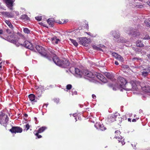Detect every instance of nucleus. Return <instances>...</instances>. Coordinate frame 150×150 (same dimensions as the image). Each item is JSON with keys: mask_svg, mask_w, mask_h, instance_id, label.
<instances>
[{"mask_svg": "<svg viewBox=\"0 0 150 150\" xmlns=\"http://www.w3.org/2000/svg\"><path fill=\"white\" fill-rule=\"evenodd\" d=\"M56 61L54 63L57 65L62 68H66L70 65L69 61L66 58L59 59V58L56 59Z\"/></svg>", "mask_w": 150, "mask_h": 150, "instance_id": "1", "label": "nucleus"}, {"mask_svg": "<svg viewBox=\"0 0 150 150\" xmlns=\"http://www.w3.org/2000/svg\"><path fill=\"white\" fill-rule=\"evenodd\" d=\"M45 57L50 61L52 60L54 62L56 61V59L58 58L55 54L54 51L53 50L50 51V53H49V54H47L45 53Z\"/></svg>", "mask_w": 150, "mask_h": 150, "instance_id": "2", "label": "nucleus"}, {"mask_svg": "<svg viewBox=\"0 0 150 150\" xmlns=\"http://www.w3.org/2000/svg\"><path fill=\"white\" fill-rule=\"evenodd\" d=\"M8 120V118L7 115L3 112H1L0 113V124L4 126Z\"/></svg>", "mask_w": 150, "mask_h": 150, "instance_id": "3", "label": "nucleus"}, {"mask_svg": "<svg viewBox=\"0 0 150 150\" xmlns=\"http://www.w3.org/2000/svg\"><path fill=\"white\" fill-rule=\"evenodd\" d=\"M77 40L79 44L84 46H86L90 42V39L86 37L78 38Z\"/></svg>", "mask_w": 150, "mask_h": 150, "instance_id": "4", "label": "nucleus"}, {"mask_svg": "<svg viewBox=\"0 0 150 150\" xmlns=\"http://www.w3.org/2000/svg\"><path fill=\"white\" fill-rule=\"evenodd\" d=\"M118 82L121 87H124L125 86L126 87L128 86V83H127L126 80L123 78L120 77L118 78Z\"/></svg>", "mask_w": 150, "mask_h": 150, "instance_id": "5", "label": "nucleus"}, {"mask_svg": "<svg viewBox=\"0 0 150 150\" xmlns=\"http://www.w3.org/2000/svg\"><path fill=\"white\" fill-rule=\"evenodd\" d=\"M17 35L13 34L8 36L6 38V40L14 44L16 42V40H17Z\"/></svg>", "mask_w": 150, "mask_h": 150, "instance_id": "6", "label": "nucleus"}, {"mask_svg": "<svg viewBox=\"0 0 150 150\" xmlns=\"http://www.w3.org/2000/svg\"><path fill=\"white\" fill-rule=\"evenodd\" d=\"M35 48L39 53L45 57L46 50L44 47L41 46L37 45L36 46Z\"/></svg>", "mask_w": 150, "mask_h": 150, "instance_id": "7", "label": "nucleus"}, {"mask_svg": "<svg viewBox=\"0 0 150 150\" xmlns=\"http://www.w3.org/2000/svg\"><path fill=\"white\" fill-rule=\"evenodd\" d=\"M9 131L12 133H21L23 131L22 129L19 127H12Z\"/></svg>", "mask_w": 150, "mask_h": 150, "instance_id": "8", "label": "nucleus"}, {"mask_svg": "<svg viewBox=\"0 0 150 150\" xmlns=\"http://www.w3.org/2000/svg\"><path fill=\"white\" fill-rule=\"evenodd\" d=\"M82 75L91 78H94L95 77V75L92 72L86 69L83 71Z\"/></svg>", "mask_w": 150, "mask_h": 150, "instance_id": "9", "label": "nucleus"}, {"mask_svg": "<svg viewBox=\"0 0 150 150\" xmlns=\"http://www.w3.org/2000/svg\"><path fill=\"white\" fill-rule=\"evenodd\" d=\"M17 40H16V42L14 44L16 45L17 46H19L20 45L23 46L24 42L25 41L24 38L23 37L19 38L17 36Z\"/></svg>", "mask_w": 150, "mask_h": 150, "instance_id": "10", "label": "nucleus"}, {"mask_svg": "<svg viewBox=\"0 0 150 150\" xmlns=\"http://www.w3.org/2000/svg\"><path fill=\"white\" fill-rule=\"evenodd\" d=\"M150 72V67H147L141 70L142 75L145 77L147 76Z\"/></svg>", "mask_w": 150, "mask_h": 150, "instance_id": "11", "label": "nucleus"}, {"mask_svg": "<svg viewBox=\"0 0 150 150\" xmlns=\"http://www.w3.org/2000/svg\"><path fill=\"white\" fill-rule=\"evenodd\" d=\"M95 75L98 79L103 83L107 82V80L101 74L96 72Z\"/></svg>", "mask_w": 150, "mask_h": 150, "instance_id": "12", "label": "nucleus"}, {"mask_svg": "<svg viewBox=\"0 0 150 150\" xmlns=\"http://www.w3.org/2000/svg\"><path fill=\"white\" fill-rule=\"evenodd\" d=\"M22 46H24L25 47L30 50H33L34 48L33 45L32 43L27 40L24 41L23 45Z\"/></svg>", "mask_w": 150, "mask_h": 150, "instance_id": "13", "label": "nucleus"}, {"mask_svg": "<svg viewBox=\"0 0 150 150\" xmlns=\"http://www.w3.org/2000/svg\"><path fill=\"white\" fill-rule=\"evenodd\" d=\"M35 96L33 94H31L28 95V98L31 102L32 104H34V103L37 102V100L35 99Z\"/></svg>", "mask_w": 150, "mask_h": 150, "instance_id": "14", "label": "nucleus"}, {"mask_svg": "<svg viewBox=\"0 0 150 150\" xmlns=\"http://www.w3.org/2000/svg\"><path fill=\"white\" fill-rule=\"evenodd\" d=\"M112 55L115 57V58L117 59L118 60L120 61L121 62H123L124 61L123 58L120 55L116 53H113Z\"/></svg>", "mask_w": 150, "mask_h": 150, "instance_id": "15", "label": "nucleus"}, {"mask_svg": "<svg viewBox=\"0 0 150 150\" xmlns=\"http://www.w3.org/2000/svg\"><path fill=\"white\" fill-rule=\"evenodd\" d=\"M74 69L76 74L79 75L80 77H81L82 75V72L80 71V70L77 68H71L70 69V70Z\"/></svg>", "mask_w": 150, "mask_h": 150, "instance_id": "16", "label": "nucleus"}, {"mask_svg": "<svg viewBox=\"0 0 150 150\" xmlns=\"http://www.w3.org/2000/svg\"><path fill=\"white\" fill-rule=\"evenodd\" d=\"M105 75L107 78L110 79L111 80L113 81L115 79L113 76L109 72H105Z\"/></svg>", "mask_w": 150, "mask_h": 150, "instance_id": "17", "label": "nucleus"}, {"mask_svg": "<svg viewBox=\"0 0 150 150\" xmlns=\"http://www.w3.org/2000/svg\"><path fill=\"white\" fill-rule=\"evenodd\" d=\"M20 19H21L23 21L25 22H28L30 21L29 17L26 14L22 15L21 16Z\"/></svg>", "mask_w": 150, "mask_h": 150, "instance_id": "18", "label": "nucleus"}, {"mask_svg": "<svg viewBox=\"0 0 150 150\" xmlns=\"http://www.w3.org/2000/svg\"><path fill=\"white\" fill-rule=\"evenodd\" d=\"M47 22L49 24L50 27H52L54 22V19L52 18H50L47 20Z\"/></svg>", "mask_w": 150, "mask_h": 150, "instance_id": "19", "label": "nucleus"}, {"mask_svg": "<svg viewBox=\"0 0 150 150\" xmlns=\"http://www.w3.org/2000/svg\"><path fill=\"white\" fill-rule=\"evenodd\" d=\"M128 85H131L132 86V88L133 89H136L137 88V87L135 82L133 81H131L130 82L128 83Z\"/></svg>", "mask_w": 150, "mask_h": 150, "instance_id": "20", "label": "nucleus"}, {"mask_svg": "<svg viewBox=\"0 0 150 150\" xmlns=\"http://www.w3.org/2000/svg\"><path fill=\"white\" fill-rule=\"evenodd\" d=\"M142 90L146 93H150V87L147 86L142 87Z\"/></svg>", "mask_w": 150, "mask_h": 150, "instance_id": "21", "label": "nucleus"}, {"mask_svg": "<svg viewBox=\"0 0 150 150\" xmlns=\"http://www.w3.org/2000/svg\"><path fill=\"white\" fill-rule=\"evenodd\" d=\"M116 116L114 115H112L108 118V121L110 122H112L116 120Z\"/></svg>", "mask_w": 150, "mask_h": 150, "instance_id": "22", "label": "nucleus"}, {"mask_svg": "<svg viewBox=\"0 0 150 150\" xmlns=\"http://www.w3.org/2000/svg\"><path fill=\"white\" fill-rule=\"evenodd\" d=\"M95 126H98L100 129L102 131H103L106 129V128L104 127V125L103 124H99L98 123H96Z\"/></svg>", "mask_w": 150, "mask_h": 150, "instance_id": "23", "label": "nucleus"}, {"mask_svg": "<svg viewBox=\"0 0 150 150\" xmlns=\"http://www.w3.org/2000/svg\"><path fill=\"white\" fill-rule=\"evenodd\" d=\"M47 127L45 126L39 128L38 130L37 131L38 133H41L43 132L46 129Z\"/></svg>", "mask_w": 150, "mask_h": 150, "instance_id": "24", "label": "nucleus"}, {"mask_svg": "<svg viewBox=\"0 0 150 150\" xmlns=\"http://www.w3.org/2000/svg\"><path fill=\"white\" fill-rule=\"evenodd\" d=\"M136 45L137 47H143L144 46V44L142 42V41L140 40H138L137 41Z\"/></svg>", "mask_w": 150, "mask_h": 150, "instance_id": "25", "label": "nucleus"}, {"mask_svg": "<svg viewBox=\"0 0 150 150\" xmlns=\"http://www.w3.org/2000/svg\"><path fill=\"white\" fill-rule=\"evenodd\" d=\"M112 35L114 38L116 39H118L120 37L119 33L117 31L113 32Z\"/></svg>", "mask_w": 150, "mask_h": 150, "instance_id": "26", "label": "nucleus"}, {"mask_svg": "<svg viewBox=\"0 0 150 150\" xmlns=\"http://www.w3.org/2000/svg\"><path fill=\"white\" fill-rule=\"evenodd\" d=\"M115 134H116L115 138L116 139H120V134H121V132L119 130H116L115 132Z\"/></svg>", "mask_w": 150, "mask_h": 150, "instance_id": "27", "label": "nucleus"}, {"mask_svg": "<svg viewBox=\"0 0 150 150\" xmlns=\"http://www.w3.org/2000/svg\"><path fill=\"white\" fill-rule=\"evenodd\" d=\"M68 21V20H63L61 19V20H59V21L58 20L56 22L57 23H58L60 24H64V23H66Z\"/></svg>", "mask_w": 150, "mask_h": 150, "instance_id": "28", "label": "nucleus"}, {"mask_svg": "<svg viewBox=\"0 0 150 150\" xmlns=\"http://www.w3.org/2000/svg\"><path fill=\"white\" fill-rule=\"evenodd\" d=\"M6 3L7 5L10 6H13V2L12 0H6Z\"/></svg>", "mask_w": 150, "mask_h": 150, "instance_id": "29", "label": "nucleus"}, {"mask_svg": "<svg viewBox=\"0 0 150 150\" xmlns=\"http://www.w3.org/2000/svg\"><path fill=\"white\" fill-rule=\"evenodd\" d=\"M6 15L9 18H12L14 15L12 14L11 12H5Z\"/></svg>", "mask_w": 150, "mask_h": 150, "instance_id": "30", "label": "nucleus"}, {"mask_svg": "<svg viewBox=\"0 0 150 150\" xmlns=\"http://www.w3.org/2000/svg\"><path fill=\"white\" fill-rule=\"evenodd\" d=\"M36 94L38 97L40 96L42 94V91L40 89H39L37 90L36 91Z\"/></svg>", "mask_w": 150, "mask_h": 150, "instance_id": "31", "label": "nucleus"}, {"mask_svg": "<svg viewBox=\"0 0 150 150\" xmlns=\"http://www.w3.org/2000/svg\"><path fill=\"white\" fill-rule=\"evenodd\" d=\"M69 40L75 47H77L78 46V43L75 40L72 39H70Z\"/></svg>", "mask_w": 150, "mask_h": 150, "instance_id": "32", "label": "nucleus"}, {"mask_svg": "<svg viewBox=\"0 0 150 150\" xmlns=\"http://www.w3.org/2000/svg\"><path fill=\"white\" fill-rule=\"evenodd\" d=\"M5 22L10 28L11 29L13 28V25H12L10 22L6 20V21Z\"/></svg>", "mask_w": 150, "mask_h": 150, "instance_id": "33", "label": "nucleus"}, {"mask_svg": "<svg viewBox=\"0 0 150 150\" xmlns=\"http://www.w3.org/2000/svg\"><path fill=\"white\" fill-rule=\"evenodd\" d=\"M92 47L93 49L94 50L100 51H101L102 50V49L101 48H100L99 47H98L96 45H93L92 46Z\"/></svg>", "mask_w": 150, "mask_h": 150, "instance_id": "34", "label": "nucleus"}, {"mask_svg": "<svg viewBox=\"0 0 150 150\" xmlns=\"http://www.w3.org/2000/svg\"><path fill=\"white\" fill-rule=\"evenodd\" d=\"M118 139V141H119V142H121L122 145H123L125 144V142L124 139H123L122 138H120V139Z\"/></svg>", "mask_w": 150, "mask_h": 150, "instance_id": "35", "label": "nucleus"}, {"mask_svg": "<svg viewBox=\"0 0 150 150\" xmlns=\"http://www.w3.org/2000/svg\"><path fill=\"white\" fill-rule=\"evenodd\" d=\"M24 32L27 34H29L30 33V31L28 28H25L23 29Z\"/></svg>", "mask_w": 150, "mask_h": 150, "instance_id": "36", "label": "nucleus"}, {"mask_svg": "<svg viewBox=\"0 0 150 150\" xmlns=\"http://www.w3.org/2000/svg\"><path fill=\"white\" fill-rule=\"evenodd\" d=\"M25 126V128L23 129V131H27L30 128V125L29 124H26Z\"/></svg>", "mask_w": 150, "mask_h": 150, "instance_id": "37", "label": "nucleus"}, {"mask_svg": "<svg viewBox=\"0 0 150 150\" xmlns=\"http://www.w3.org/2000/svg\"><path fill=\"white\" fill-rule=\"evenodd\" d=\"M39 133H40L37 132L35 134V135L37 137L38 139L42 137V136L41 135H40Z\"/></svg>", "mask_w": 150, "mask_h": 150, "instance_id": "38", "label": "nucleus"}, {"mask_svg": "<svg viewBox=\"0 0 150 150\" xmlns=\"http://www.w3.org/2000/svg\"><path fill=\"white\" fill-rule=\"evenodd\" d=\"M118 41L121 43H125L126 42V40L123 38H121Z\"/></svg>", "mask_w": 150, "mask_h": 150, "instance_id": "39", "label": "nucleus"}, {"mask_svg": "<svg viewBox=\"0 0 150 150\" xmlns=\"http://www.w3.org/2000/svg\"><path fill=\"white\" fill-rule=\"evenodd\" d=\"M132 34L133 35L135 36L138 35H139V33L138 32V30H136V31H134L132 33Z\"/></svg>", "mask_w": 150, "mask_h": 150, "instance_id": "40", "label": "nucleus"}, {"mask_svg": "<svg viewBox=\"0 0 150 150\" xmlns=\"http://www.w3.org/2000/svg\"><path fill=\"white\" fill-rule=\"evenodd\" d=\"M144 23L146 26L148 27H150V21H144Z\"/></svg>", "mask_w": 150, "mask_h": 150, "instance_id": "41", "label": "nucleus"}, {"mask_svg": "<svg viewBox=\"0 0 150 150\" xmlns=\"http://www.w3.org/2000/svg\"><path fill=\"white\" fill-rule=\"evenodd\" d=\"M72 85L71 84H68L66 86V88L68 90H69L71 88Z\"/></svg>", "mask_w": 150, "mask_h": 150, "instance_id": "42", "label": "nucleus"}, {"mask_svg": "<svg viewBox=\"0 0 150 150\" xmlns=\"http://www.w3.org/2000/svg\"><path fill=\"white\" fill-rule=\"evenodd\" d=\"M35 19L38 21H40L42 19V16H37L35 17Z\"/></svg>", "mask_w": 150, "mask_h": 150, "instance_id": "43", "label": "nucleus"}, {"mask_svg": "<svg viewBox=\"0 0 150 150\" xmlns=\"http://www.w3.org/2000/svg\"><path fill=\"white\" fill-rule=\"evenodd\" d=\"M6 30L7 33L8 34L12 33L11 31L9 29H7Z\"/></svg>", "mask_w": 150, "mask_h": 150, "instance_id": "44", "label": "nucleus"}, {"mask_svg": "<svg viewBox=\"0 0 150 150\" xmlns=\"http://www.w3.org/2000/svg\"><path fill=\"white\" fill-rule=\"evenodd\" d=\"M150 39V37L148 35H146L145 37L143 38L144 39L148 40Z\"/></svg>", "mask_w": 150, "mask_h": 150, "instance_id": "45", "label": "nucleus"}, {"mask_svg": "<svg viewBox=\"0 0 150 150\" xmlns=\"http://www.w3.org/2000/svg\"><path fill=\"white\" fill-rule=\"evenodd\" d=\"M136 60H141V59L138 57H134L132 59L133 61H134Z\"/></svg>", "mask_w": 150, "mask_h": 150, "instance_id": "46", "label": "nucleus"}, {"mask_svg": "<svg viewBox=\"0 0 150 150\" xmlns=\"http://www.w3.org/2000/svg\"><path fill=\"white\" fill-rule=\"evenodd\" d=\"M55 40V43L56 44H58V42L60 41V40L59 39H56Z\"/></svg>", "mask_w": 150, "mask_h": 150, "instance_id": "47", "label": "nucleus"}, {"mask_svg": "<svg viewBox=\"0 0 150 150\" xmlns=\"http://www.w3.org/2000/svg\"><path fill=\"white\" fill-rule=\"evenodd\" d=\"M92 98L94 99H95L96 98V96L94 94H93L92 95Z\"/></svg>", "mask_w": 150, "mask_h": 150, "instance_id": "48", "label": "nucleus"}, {"mask_svg": "<svg viewBox=\"0 0 150 150\" xmlns=\"http://www.w3.org/2000/svg\"><path fill=\"white\" fill-rule=\"evenodd\" d=\"M57 39V37H54L52 38V41L55 40Z\"/></svg>", "mask_w": 150, "mask_h": 150, "instance_id": "49", "label": "nucleus"}, {"mask_svg": "<svg viewBox=\"0 0 150 150\" xmlns=\"http://www.w3.org/2000/svg\"><path fill=\"white\" fill-rule=\"evenodd\" d=\"M108 86L110 87H113V85L112 83H110L108 85Z\"/></svg>", "mask_w": 150, "mask_h": 150, "instance_id": "50", "label": "nucleus"}, {"mask_svg": "<svg viewBox=\"0 0 150 150\" xmlns=\"http://www.w3.org/2000/svg\"><path fill=\"white\" fill-rule=\"evenodd\" d=\"M85 25H86V28H87V29H88V24H85ZM85 26H86V25H85Z\"/></svg>", "mask_w": 150, "mask_h": 150, "instance_id": "51", "label": "nucleus"}, {"mask_svg": "<svg viewBox=\"0 0 150 150\" xmlns=\"http://www.w3.org/2000/svg\"><path fill=\"white\" fill-rule=\"evenodd\" d=\"M47 104H44V105H43V107H44L45 106V108H47Z\"/></svg>", "mask_w": 150, "mask_h": 150, "instance_id": "52", "label": "nucleus"}, {"mask_svg": "<svg viewBox=\"0 0 150 150\" xmlns=\"http://www.w3.org/2000/svg\"><path fill=\"white\" fill-rule=\"evenodd\" d=\"M115 64L116 65H118L119 64V63L115 61Z\"/></svg>", "mask_w": 150, "mask_h": 150, "instance_id": "53", "label": "nucleus"}, {"mask_svg": "<svg viewBox=\"0 0 150 150\" xmlns=\"http://www.w3.org/2000/svg\"><path fill=\"white\" fill-rule=\"evenodd\" d=\"M147 4L150 6V1H148L146 2Z\"/></svg>", "mask_w": 150, "mask_h": 150, "instance_id": "54", "label": "nucleus"}, {"mask_svg": "<svg viewBox=\"0 0 150 150\" xmlns=\"http://www.w3.org/2000/svg\"><path fill=\"white\" fill-rule=\"evenodd\" d=\"M24 116L25 117H27L28 116V115L27 114L25 113L24 114Z\"/></svg>", "mask_w": 150, "mask_h": 150, "instance_id": "55", "label": "nucleus"}, {"mask_svg": "<svg viewBox=\"0 0 150 150\" xmlns=\"http://www.w3.org/2000/svg\"><path fill=\"white\" fill-rule=\"evenodd\" d=\"M3 33V30H0V35L2 34Z\"/></svg>", "mask_w": 150, "mask_h": 150, "instance_id": "56", "label": "nucleus"}, {"mask_svg": "<svg viewBox=\"0 0 150 150\" xmlns=\"http://www.w3.org/2000/svg\"><path fill=\"white\" fill-rule=\"evenodd\" d=\"M136 120L135 119H132V122H135L136 121Z\"/></svg>", "mask_w": 150, "mask_h": 150, "instance_id": "57", "label": "nucleus"}, {"mask_svg": "<svg viewBox=\"0 0 150 150\" xmlns=\"http://www.w3.org/2000/svg\"><path fill=\"white\" fill-rule=\"evenodd\" d=\"M131 119L130 118H129L128 119V121L130 122H131Z\"/></svg>", "mask_w": 150, "mask_h": 150, "instance_id": "58", "label": "nucleus"}, {"mask_svg": "<svg viewBox=\"0 0 150 150\" xmlns=\"http://www.w3.org/2000/svg\"><path fill=\"white\" fill-rule=\"evenodd\" d=\"M125 68H127L129 67L127 65H125Z\"/></svg>", "mask_w": 150, "mask_h": 150, "instance_id": "59", "label": "nucleus"}, {"mask_svg": "<svg viewBox=\"0 0 150 150\" xmlns=\"http://www.w3.org/2000/svg\"><path fill=\"white\" fill-rule=\"evenodd\" d=\"M113 90H116V89H115V88L114 87H113Z\"/></svg>", "mask_w": 150, "mask_h": 150, "instance_id": "60", "label": "nucleus"}, {"mask_svg": "<svg viewBox=\"0 0 150 150\" xmlns=\"http://www.w3.org/2000/svg\"><path fill=\"white\" fill-rule=\"evenodd\" d=\"M2 67L1 66H0V68H1Z\"/></svg>", "mask_w": 150, "mask_h": 150, "instance_id": "61", "label": "nucleus"}, {"mask_svg": "<svg viewBox=\"0 0 150 150\" xmlns=\"http://www.w3.org/2000/svg\"><path fill=\"white\" fill-rule=\"evenodd\" d=\"M130 34H132V33L131 32H130Z\"/></svg>", "mask_w": 150, "mask_h": 150, "instance_id": "62", "label": "nucleus"}, {"mask_svg": "<svg viewBox=\"0 0 150 150\" xmlns=\"http://www.w3.org/2000/svg\"><path fill=\"white\" fill-rule=\"evenodd\" d=\"M129 89H130V88H129Z\"/></svg>", "mask_w": 150, "mask_h": 150, "instance_id": "63", "label": "nucleus"}]
</instances>
